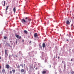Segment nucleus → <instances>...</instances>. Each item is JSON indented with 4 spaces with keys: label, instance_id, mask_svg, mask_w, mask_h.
<instances>
[{
    "label": "nucleus",
    "instance_id": "8",
    "mask_svg": "<svg viewBox=\"0 0 74 74\" xmlns=\"http://www.w3.org/2000/svg\"><path fill=\"white\" fill-rule=\"evenodd\" d=\"M2 73H5V70L4 69H3L2 70Z\"/></svg>",
    "mask_w": 74,
    "mask_h": 74
},
{
    "label": "nucleus",
    "instance_id": "29",
    "mask_svg": "<svg viewBox=\"0 0 74 74\" xmlns=\"http://www.w3.org/2000/svg\"><path fill=\"white\" fill-rule=\"evenodd\" d=\"M21 66H22V68H23V65H21Z\"/></svg>",
    "mask_w": 74,
    "mask_h": 74
},
{
    "label": "nucleus",
    "instance_id": "22",
    "mask_svg": "<svg viewBox=\"0 0 74 74\" xmlns=\"http://www.w3.org/2000/svg\"><path fill=\"white\" fill-rule=\"evenodd\" d=\"M64 62L65 63H66V62L64 61H62V63H64Z\"/></svg>",
    "mask_w": 74,
    "mask_h": 74
},
{
    "label": "nucleus",
    "instance_id": "34",
    "mask_svg": "<svg viewBox=\"0 0 74 74\" xmlns=\"http://www.w3.org/2000/svg\"><path fill=\"white\" fill-rule=\"evenodd\" d=\"M59 58H60V57H58V59H59Z\"/></svg>",
    "mask_w": 74,
    "mask_h": 74
},
{
    "label": "nucleus",
    "instance_id": "21",
    "mask_svg": "<svg viewBox=\"0 0 74 74\" xmlns=\"http://www.w3.org/2000/svg\"><path fill=\"white\" fill-rule=\"evenodd\" d=\"M20 67V66H19V65H18L17 66V68H19Z\"/></svg>",
    "mask_w": 74,
    "mask_h": 74
},
{
    "label": "nucleus",
    "instance_id": "9",
    "mask_svg": "<svg viewBox=\"0 0 74 74\" xmlns=\"http://www.w3.org/2000/svg\"><path fill=\"white\" fill-rule=\"evenodd\" d=\"M46 73V71H43L42 72V74H45Z\"/></svg>",
    "mask_w": 74,
    "mask_h": 74
},
{
    "label": "nucleus",
    "instance_id": "12",
    "mask_svg": "<svg viewBox=\"0 0 74 74\" xmlns=\"http://www.w3.org/2000/svg\"><path fill=\"white\" fill-rule=\"evenodd\" d=\"M24 32L26 34H27V31H26V30H24Z\"/></svg>",
    "mask_w": 74,
    "mask_h": 74
},
{
    "label": "nucleus",
    "instance_id": "38",
    "mask_svg": "<svg viewBox=\"0 0 74 74\" xmlns=\"http://www.w3.org/2000/svg\"><path fill=\"white\" fill-rule=\"evenodd\" d=\"M69 73V74L70 73Z\"/></svg>",
    "mask_w": 74,
    "mask_h": 74
},
{
    "label": "nucleus",
    "instance_id": "17",
    "mask_svg": "<svg viewBox=\"0 0 74 74\" xmlns=\"http://www.w3.org/2000/svg\"><path fill=\"white\" fill-rule=\"evenodd\" d=\"M7 37L6 36H5L4 37V39H7Z\"/></svg>",
    "mask_w": 74,
    "mask_h": 74
},
{
    "label": "nucleus",
    "instance_id": "16",
    "mask_svg": "<svg viewBox=\"0 0 74 74\" xmlns=\"http://www.w3.org/2000/svg\"><path fill=\"white\" fill-rule=\"evenodd\" d=\"M39 48L41 49H42V46H41V45H39Z\"/></svg>",
    "mask_w": 74,
    "mask_h": 74
},
{
    "label": "nucleus",
    "instance_id": "1",
    "mask_svg": "<svg viewBox=\"0 0 74 74\" xmlns=\"http://www.w3.org/2000/svg\"><path fill=\"white\" fill-rule=\"evenodd\" d=\"M71 20H67L66 22V24L67 25H69L70 24V22H71Z\"/></svg>",
    "mask_w": 74,
    "mask_h": 74
},
{
    "label": "nucleus",
    "instance_id": "19",
    "mask_svg": "<svg viewBox=\"0 0 74 74\" xmlns=\"http://www.w3.org/2000/svg\"><path fill=\"white\" fill-rule=\"evenodd\" d=\"M25 19L26 20L28 19H29V18H28V17H26V18H25Z\"/></svg>",
    "mask_w": 74,
    "mask_h": 74
},
{
    "label": "nucleus",
    "instance_id": "30",
    "mask_svg": "<svg viewBox=\"0 0 74 74\" xmlns=\"http://www.w3.org/2000/svg\"><path fill=\"white\" fill-rule=\"evenodd\" d=\"M8 46H10V44H8Z\"/></svg>",
    "mask_w": 74,
    "mask_h": 74
},
{
    "label": "nucleus",
    "instance_id": "5",
    "mask_svg": "<svg viewBox=\"0 0 74 74\" xmlns=\"http://www.w3.org/2000/svg\"><path fill=\"white\" fill-rule=\"evenodd\" d=\"M34 37L35 38L37 37H38V34L37 33H35L34 34Z\"/></svg>",
    "mask_w": 74,
    "mask_h": 74
},
{
    "label": "nucleus",
    "instance_id": "13",
    "mask_svg": "<svg viewBox=\"0 0 74 74\" xmlns=\"http://www.w3.org/2000/svg\"><path fill=\"white\" fill-rule=\"evenodd\" d=\"M25 71V70H24V69H22L21 70V72H24V71Z\"/></svg>",
    "mask_w": 74,
    "mask_h": 74
},
{
    "label": "nucleus",
    "instance_id": "14",
    "mask_svg": "<svg viewBox=\"0 0 74 74\" xmlns=\"http://www.w3.org/2000/svg\"><path fill=\"white\" fill-rule=\"evenodd\" d=\"M4 4L3 5L4 7V6H5V1H4Z\"/></svg>",
    "mask_w": 74,
    "mask_h": 74
},
{
    "label": "nucleus",
    "instance_id": "23",
    "mask_svg": "<svg viewBox=\"0 0 74 74\" xmlns=\"http://www.w3.org/2000/svg\"><path fill=\"white\" fill-rule=\"evenodd\" d=\"M66 66L65 65H64V68H66Z\"/></svg>",
    "mask_w": 74,
    "mask_h": 74
},
{
    "label": "nucleus",
    "instance_id": "31",
    "mask_svg": "<svg viewBox=\"0 0 74 74\" xmlns=\"http://www.w3.org/2000/svg\"><path fill=\"white\" fill-rule=\"evenodd\" d=\"M15 56H16V57H18V55H16Z\"/></svg>",
    "mask_w": 74,
    "mask_h": 74
},
{
    "label": "nucleus",
    "instance_id": "27",
    "mask_svg": "<svg viewBox=\"0 0 74 74\" xmlns=\"http://www.w3.org/2000/svg\"><path fill=\"white\" fill-rule=\"evenodd\" d=\"M71 62H72V61H73V59H71Z\"/></svg>",
    "mask_w": 74,
    "mask_h": 74
},
{
    "label": "nucleus",
    "instance_id": "24",
    "mask_svg": "<svg viewBox=\"0 0 74 74\" xmlns=\"http://www.w3.org/2000/svg\"><path fill=\"white\" fill-rule=\"evenodd\" d=\"M10 74H12V71H10Z\"/></svg>",
    "mask_w": 74,
    "mask_h": 74
},
{
    "label": "nucleus",
    "instance_id": "11",
    "mask_svg": "<svg viewBox=\"0 0 74 74\" xmlns=\"http://www.w3.org/2000/svg\"><path fill=\"white\" fill-rule=\"evenodd\" d=\"M12 71L13 72V73H15V70L13 69L12 70Z\"/></svg>",
    "mask_w": 74,
    "mask_h": 74
},
{
    "label": "nucleus",
    "instance_id": "3",
    "mask_svg": "<svg viewBox=\"0 0 74 74\" xmlns=\"http://www.w3.org/2000/svg\"><path fill=\"white\" fill-rule=\"evenodd\" d=\"M21 22L23 23H26V21L25 19H22Z\"/></svg>",
    "mask_w": 74,
    "mask_h": 74
},
{
    "label": "nucleus",
    "instance_id": "33",
    "mask_svg": "<svg viewBox=\"0 0 74 74\" xmlns=\"http://www.w3.org/2000/svg\"><path fill=\"white\" fill-rule=\"evenodd\" d=\"M32 42V41H30L29 42V43H31Z\"/></svg>",
    "mask_w": 74,
    "mask_h": 74
},
{
    "label": "nucleus",
    "instance_id": "2",
    "mask_svg": "<svg viewBox=\"0 0 74 74\" xmlns=\"http://www.w3.org/2000/svg\"><path fill=\"white\" fill-rule=\"evenodd\" d=\"M5 58H7V56H8V53H7V50H5Z\"/></svg>",
    "mask_w": 74,
    "mask_h": 74
},
{
    "label": "nucleus",
    "instance_id": "36",
    "mask_svg": "<svg viewBox=\"0 0 74 74\" xmlns=\"http://www.w3.org/2000/svg\"><path fill=\"white\" fill-rule=\"evenodd\" d=\"M1 59V57H0V59Z\"/></svg>",
    "mask_w": 74,
    "mask_h": 74
},
{
    "label": "nucleus",
    "instance_id": "32",
    "mask_svg": "<svg viewBox=\"0 0 74 74\" xmlns=\"http://www.w3.org/2000/svg\"><path fill=\"white\" fill-rule=\"evenodd\" d=\"M16 44H17V40H16Z\"/></svg>",
    "mask_w": 74,
    "mask_h": 74
},
{
    "label": "nucleus",
    "instance_id": "35",
    "mask_svg": "<svg viewBox=\"0 0 74 74\" xmlns=\"http://www.w3.org/2000/svg\"><path fill=\"white\" fill-rule=\"evenodd\" d=\"M69 41V40L67 39L66 40V41Z\"/></svg>",
    "mask_w": 74,
    "mask_h": 74
},
{
    "label": "nucleus",
    "instance_id": "4",
    "mask_svg": "<svg viewBox=\"0 0 74 74\" xmlns=\"http://www.w3.org/2000/svg\"><path fill=\"white\" fill-rule=\"evenodd\" d=\"M5 67H6V68L7 69H8L10 68V65H9L8 64H7L6 65Z\"/></svg>",
    "mask_w": 74,
    "mask_h": 74
},
{
    "label": "nucleus",
    "instance_id": "25",
    "mask_svg": "<svg viewBox=\"0 0 74 74\" xmlns=\"http://www.w3.org/2000/svg\"><path fill=\"white\" fill-rule=\"evenodd\" d=\"M24 41H25V40H23L22 41V42H24Z\"/></svg>",
    "mask_w": 74,
    "mask_h": 74
},
{
    "label": "nucleus",
    "instance_id": "28",
    "mask_svg": "<svg viewBox=\"0 0 74 74\" xmlns=\"http://www.w3.org/2000/svg\"><path fill=\"white\" fill-rule=\"evenodd\" d=\"M1 69V66H0V69Z\"/></svg>",
    "mask_w": 74,
    "mask_h": 74
},
{
    "label": "nucleus",
    "instance_id": "26",
    "mask_svg": "<svg viewBox=\"0 0 74 74\" xmlns=\"http://www.w3.org/2000/svg\"><path fill=\"white\" fill-rule=\"evenodd\" d=\"M21 36H20L19 37V39H21Z\"/></svg>",
    "mask_w": 74,
    "mask_h": 74
},
{
    "label": "nucleus",
    "instance_id": "20",
    "mask_svg": "<svg viewBox=\"0 0 74 74\" xmlns=\"http://www.w3.org/2000/svg\"><path fill=\"white\" fill-rule=\"evenodd\" d=\"M28 21H31V19H28Z\"/></svg>",
    "mask_w": 74,
    "mask_h": 74
},
{
    "label": "nucleus",
    "instance_id": "15",
    "mask_svg": "<svg viewBox=\"0 0 74 74\" xmlns=\"http://www.w3.org/2000/svg\"><path fill=\"white\" fill-rule=\"evenodd\" d=\"M9 7V5H8L7 6V7H6V11H7V10H8V8Z\"/></svg>",
    "mask_w": 74,
    "mask_h": 74
},
{
    "label": "nucleus",
    "instance_id": "37",
    "mask_svg": "<svg viewBox=\"0 0 74 74\" xmlns=\"http://www.w3.org/2000/svg\"><path fill=\"white\" fill-rule=\"evenodd\" d=\"M44 0V1H45V0Z\"/></svg>",
    "mask_w": 74,
    "mask_h": 74
},
{
    "label": "nucleus",
    "instance_id": "6",
    "mask_svg": "<svg viewBox=\"0 0 74 74\" xmlns=\"http://www.w3.org/2000/svg\"><path fill=\"white\" fill-rule=\"evenodd\" d=\"M42 47L43 48H45V43H43L42 44Z\"/></svg>",
    "mask_w": 74,
    "mask_h": 74
},
{
    "label": "nucleus",
    "instance_id": "10",
    "mask_svg": "<svg viewBox=\"0 0 74 74\" xmlns=\"http://www.w3.org/2000/svg\"><path fill=\"white\" fill-rule=\"evenodd\" d=\"M19 35H16V37L17 38H19Z\"/></svg>",
    "mask_w": 74,
    "mask_h": 74
},
{
    "label": "nucleus",
    "instance_id": "18",
    "mask_svg": "<svg viewBox=\"0 0 74 74\" xmlns=\"http://www.w3.org/2000/svg\"><path fill=\"white\" fill-rule=\"evenodd\" d=\"M71 73L72 74H74V71H72L71 72Z\"/></svg>",
    "mask_w": 74,
    "mask_h": 74
},
{
    "label": "nucleus",
    "instance_id": "7",
    "mask_svg": "<svg viewBox=\"0 0 74 74\" xmlns=\"http://www.w3.org/2000/svg\"><path fill=\"white\" fill-rule=\"evenodd\" d=\"M13 11L15 14V12H16V9L15 8H13Z\"/></svg>",
    "mask_w": 74,
    "mask_h": 74
}]
</instances>
